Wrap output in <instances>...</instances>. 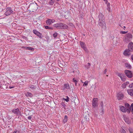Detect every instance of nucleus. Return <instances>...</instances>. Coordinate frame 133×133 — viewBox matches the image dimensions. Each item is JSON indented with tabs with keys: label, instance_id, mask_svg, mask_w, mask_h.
Masks as SVG:
<instances>
[{
	"label": "nucleus",
	"instance_id": "nucleus-1",
	"mask_svg": "<svg viewBox=\"0 0 133 133\" xmlns=\"http://www.w3.org/2000/svg\"><path fill=\"white\" fill-rule=\"evenodd\" d=\"M120 110L123 112H127L128 113H130V111H131L132 113L133 114V103L131 104L130 108L129 109L125 108L122 106H120L119 107Z\"/></svg>",
	"mask_w": 133,
	"mask_h": 133
},
{
	"label": "nucleus",
	"instance_id": "nucleus-2",
	"mask_svg": "<svg viewBox=\"0 0 133 133\" xmlns=\"http://www.w3.org/2000/svg\"><path fill=\"white\" fill-rule=\"evenodd\" d=\"M54 26L59 29H66L68 27L67 25L65 24L62 23H57L55 24Z\"/></svg>",
	"mask_w": 133,
	"mask_h": 133
},
{
	"label": "nucleus",
	"instance_id": "nucleus-3",
	"mask_svg": "<svg viewBox=\"0 0 133 133\" xmlns=\"http://www.w3.org/2000/svg\"><path fill=\"white\" fill-rule=\"evenodd\" d=\"M98 24L101 26L103 29L105 30L106 28V24L105 21H98Z\"/></svg>",
	"mask_w": 133,
	"mask_h": 133
},
{
	"label": "nucleus",
	"instance_id": "nucleus-4",
	"mask_svg": "<svg viewBox=\"0 0 133 133\" xmlns=\"http://www.w3.org/2000/svg\"><path fill=\"white\" fill-rule=\"evenodd\" d=\"M117 75L121 78V80L123 82L125 81L126 79V77L124 74L122 73H117Z\"/></svg>",
	"mask_w": 133,
	"mask_h": 133
},
{
	"label": "nucleus",
	"instance_id": "nucleus-5",
	"mask_svg": "<svg viewBox=\"0 0 133 133\" xmlns=\"http://www.w3.org/2000/svg\"><path fill=\"white\" fill-rule=\"evenodd\" d=\"M124 73L128 78H130L132 77V74L130 71L125 70L124 71Z\"/></svg>",
	"mask_w": 133,
	"mask_h": 133
},
{
	"label": "nucleus",
	"instance_id": "nucleus-6",
	"mask_svg": "<svg viewBox=\"0 0 133 133\" xmlns=\"http://www.w3.org/2000/svg\"><path fill=\"white\" fill-rule=\"evenodd\" d=\"M98 105V99L97 98H94L93 99L92 106L93 108H95Z\"/></svg>",
	"mask_w": 133,
	"mask_h": 133
},
{
	"label": "nucleus",
	"instance_id": "nucleus-7",
	"mask_svg": "<svg viewBox=\"0 0 133 133\" xmlns=\"http://www.w3.org/2000/svg\"><path fill=\"white\" fill-rule=\"evenodd\" d=\"M6 11L5 13V14L6 16L9 15L13 11L10 7L7 8L6 9Z\"/></svg>",
	"mask_w": 133,
	"mask_h": 133
},
{
	"label": "nucleus",
	"instance_id": "nucleus-8",
	"mask_svg": "<svg viewBox=\"0 0 133 133\" xmlns=\"http://www.w3.org/2000/svg\"><path fill=\"white\" fill-rule=\"evenodd\" d=\"M33 33L36 36H38L40 38H41L43 37L42 34L35 30H33Z\"/></svg>",
	"mask_w": 133,
	"mask_h": 133
},
{
	"label": "nucleus",
	"instance_id": "nucleus-9",
	"mask_svg": "<svg viewBox=\"0 0 133 133\" xmlns=\"http://www.w3.org/2000/svg\"><path fill=\"white\" fill-rule=\"evenodd\" d=\"M12 111L16 115H20L21 114V112L18 108L12 110Z\"/></svg>",
	"mask_w": 133,
	"mask_h": 133
},
{
	"label": "nucleus",
	"instance_id": "nucleus-10",
	"mask_svg": "<svg viewBox=\"0 0 133 133\" xmlns=\"http://www.w3.org/2000/svg\"><path fill=\"white\" fill-rule=\"evenodd\" d=\"M132 38V35L130 34H127L125 36V40L126 42L130 41V39Z\"/></svg>",
	"mask_w": 133,
	"mask_h": 133
},
{
	"label": "nucleus",
	"instance_id": "nucleus-11",
	"mask_svg": "<svg viewBox=\"0 0 133 133\" xmlns=\"http://www.w3.org/2000/svg\"><path fill=\"white\" fill-rule=\"evenodd\" d=\"M55 20L54 19H48L46 21V23L47 25H50L51 24L54 23Z\"/></svg>",
	"mask_w": 133,
	"mask_h": 133
},
{
	"label": "nucleus",
	"instance_id": "nucleus-12",
	"mask_svg": "<svg viewBox=\"0 0 133 133\" xmlns=\"http://www.w3.org/2000/svg\"><path fill=\"white\" fill-rule=\"evenodd\" d=\"M128 49L130 51H133V43L132 42L130 43L128 45Z\"/></svg>",
	"mask_w": 133,
	"mask_h": 133
},
{
	"label": "nucleus",
	"instance_id": "nucleus-13",
	"mask_svg": "<svg viewBox=\"0 0 133 133\" xmlns=\"http://www.w3.org/2000/svg\"><path fill=\"white\" fill-rule=\"evenodd\" d=\"M99 21H105L104 19V15L101 13H100L98 16Z\"/></svg>",
	"mask_w": 133,
	"mask_h": 133
},
{
	"label": "nucleus",
	"instance_id": "nucleus-14",
	"mask_svg": "<svg viewBox=\"0 0 133 133\" xmlns=\"http://www.w3.org/2000/svg\"><path fill=\"white\" fill-rule=\"evenodd\" d=\"M117 96L118 99H121L123 98V95L121 93L119 92L117 94Z\"/></svg>",
	"mask_w": 133,
	"mask_h": 133
},
{
	"label": "nucleus",
	"instance_id": "nucleus-15",
	"mask_svg": "<svg viewBox=\"0 0 133 133\" xmlns=\"http://www.w3.org/2000/svg\"><path fill=\"white\" fill-rule=\"evenodd\" d=\"M80 44L82 48L85 50H86L87 49L85 47V45L84 43L82 42H80Z\"/></svg>",
	"mask_w": 133,
	"mask_h": 133
},
{
	"label": "nucleus",
	"instance_id": "nucleus-16",
	"mask_svg": "<svg viewBox=\"0 0 133 133\" xmlns=\"http://www.w3.org/2000/svg\"><path fill=\"white\" fill-rule=\"evenodd\" d=\"M130 51L128 49L125 50L124 52V55L125 56L129 55H130Z\"/></svg>",
	"mask_w": 133,
	"mask_h": 133
},
{
	"label": "nucleus",
	"instance_id": "nucleus-17",
	"mask_svg": "<svg viewBox=\"0 0 133 133\" xmlns=\"http://www.w3.org/2000/svg\"><path fill=\"white\" fill-rule=\"evenodd\" d=\"M64 90L66 89H70V87L69 85L68 84H64Z\"/></svg>",
	"mask_w": 133,
	"mask_h": 133
},
{
	"label": "nucleus",
	"instance_id": "nucleus-18",
	"mask_svg": "<svg viewBox=\"0 0 133 133\" xmlns=\"http://www.w3.org/2000/svg\"><path fill=\"white\" fill-rule=\"evenodd\" d=\"M128 94L131 96H133V90H127Z\"/></svg>",
	"mask_w": 133,
	"mask_h": 133
},
{
	"label": "nucleus",
	"instance_id": "nucleus-19",
	"mask_svg": "<svg viewBox=\"0 0 133 133\" xmlns=\"http://www.w3.org/2000/svg\"><path fill=\"white\" fill-rule=\"evenodd\" d=\"M129 83L128 82H127L123 84H122V87L123 88H126V86L128 84H129Z\"/></svg>",
	"mask_w": 133,
	"mask_h": 133
},
{
	"label": "nucleus",
	"instance_id": "nucleus-20",
	"mask_svg": "<svg viewBox=\"0 0 133 133\" xmlns=\"http://www.w3.org/2000/svg\"><path fill=\"white\" fill-rule=\"evenodd\" d=\"M124 120L125 122L128 124H129L130 123V121L128 118L126 117H124Z\"/></svg>",
	"mask_w": 133,
	"mask_h": 133
},
{
	"label": "nucleus",
	"instance_id": "nucleus-21",
	"mask_svg": "<svg viewBox=\"0 0 133 133\" xmlns=\"http://www.w3.org/2000/svg\"><path fill=\"white\" fill-rule=\"evenodd\" d=\"M90 66V64L89 63H87L85 66V69H88L89 68Z\"/></svg>",
	"mask_w": 133,
	"mask_h": 133
},
{
	"label": "nucleus",
	"instance_id": "nucleus-22",
	"mask_svg": "<svg viewBox=\"0 0 133 133\" xmlns=\"http://www.w3.org/2000/svg\"><path fill=\"white\" fill-rule=\"evenodd\" d=\"M125 67L128 69H130L131 68V65H130V64L128 63H125Z\"/></svg>",
	"mask_w": 133,
	"mask_h": 133
},
{
	"label": "nucleus",
	"instance_id": "nucleus-23",
	"mask_svg": "<svg viewBox=\"0 0 133 133\" xmlns=\"http://www.w3.org/2000/svg\"><path fill=\"white\" fill-rule=\"evenodd\" d=\"M104 111L103 108H101V109L99 110L100 114L102 115L104 114Z\"/></svg>",
	"mask_w": 133,
	"mask_h": 133
},
{
	"label": "nucleus",
	"instance_id": "nucleus-24",
	"mask_svg": "<svg viewBox=\"0 0 133 133\" xmlns=\"http://www.w3.org/2000/svg\"><path fill=\"white\" fill-rule=\"evenodd\" d=\"M25 95L27 97H31L33 96V95L29 92H27L25 94Z\"/></svg>",
	"mask_w": 133,
	"mask_h": 133
},
{
	"label": "nucleus",
	"instance_id": "nucleus-25",
	"mask_svg": "<svg viewBox=\"0 0 133 133\" xmlns=\"http://www.w3.org/2000/svg\"><path fill=\"white\" fill-rule=\"evenodd\" d=\"M68 117L66 115H65L64 119L63 120V122L64 123H65L67 121Z\"/></svg>",
	"mask_w": 133,
	"mask_h": 133
},
{
	"label": "nucleus",
	"instance_id": "nucleus-26",
	"mask_svg": "<svg viewBox=\"0 0 133 133\" xmlns=\"http://www.w3.org/2000/svg\"><path fill=\"white\" fill-rule=\"evenodd\" d=\"M26 50H29L31 51H33L34 50V49L33 48L31 47H26L25 48Z\"/></svg>",
	"mask_w": 133,
	"mask_h": 133
},
{
	"label": "nucleus",
	"instance_id": "nucleus-27",
	"mask_svg": "<svg viewBox=\"0 0 133 133\" xmlns=\"http://www.w3.org/2000/svg\"><path fill=\"white\" fill-rule=\"evenodd\" d=\"M29 87L32 90H34L36 89V86H34V85H31Z\"/></svg>",
	"mask_w": 133,
	"mask_h": 133
},
{
	"label": "nucleus",
	"instance_id": "nucleus-28",
	"mask_svg": "<svg viewBox=\"0 0 133 133\" xmlns=\"http://www.w3.org/2000/svg\"><path fill=\"white\" fill-rule=\"evenodd\" d=\"M66 98H63V99L66 102H68L69 101V98L68 96H66Z\"/></svg>",
	"mask_w": 133,
	"mask_h": 133
},
{
	"label": "nucleus",
	"instance_id": "nucleus-29",
	"mask_svg": "<svg viewBox=\"0 0 133 133\" xmlns=\"http://www.w3.org/2000/svg\"><path fill=\"white\" fill-rule=\"evenodd\" d=\"M88 83V81H86L83 84V86H87Z\"/></svg>",
	"mask_w": 133,
	"mask_h": 133
},
{
	"label": "nucleus",
	"instance_id": "nucleus-30",
	"mask_svg": "<svg viewBox=\"0 0 133 133\" xmlns=\"http://www.w3.org/2000/svg\"><path fill=\"white\" fill-rule=\"evenodd\" d=\"M58 35V34L56 32L53 34V36L54 38H55Z\"/></svg>",
	"mask_w": 133,
	"mask_h": 133
},
{
	"label": "nucleus",
	"instance_id": "nucleus-31",
	"mask_svg": "<svg viewBox=\"0 0 133 133\" xmlns=\"http://www.w3.org/2000/svg\"><path fill=\"white\" fill-rule=\"evenodd\" d=\"M125 107H127L126 108H127V109H128L127 108H129L130 107V105L128 103H125Z\"/></svg>",
	"mask_w": 133,
	"mask_h": 133
},
{
	"label": "nucleus",
	"instance_id": "nucleus-32",
	"mask_svg": "<svg viewBox=\"0 0 133 133\" xmlns=\"http://www.w3.org/2000/svg\"><path fill=\"white\" fill-rule=\"evenodd\" d=\"M100 105L101 106V108H103V102H101L100 103Z\"/></svg>",
	"mask_w": 133,
	"mask_h": 133
},
{
	"label": "nucleus",
	"instance_id": "nucleus-33",
	"mask_svg": "<svg viewBox=\"0 0 133 133\" xmlns=\"http://www.w3.org/2000/svg\"><path fill=\"white\" fill-rule=\"evenodd\" d=\"M129 87L131 88H133V83L130 84L129 85Z\"/></svg>",
	"mask_w": 133,
	"mask_h": 133
},
{
	"label": "nucleus",
	"instance_id": "nucleus-34",
	"mask_svg": "<svg viewBox=\"0 0 133 133\" xmlns=\"http://www.w3.org/2000/svg\"><path fill=\"white\" fill-rule=\"evenodd\" d=\"M54 4V2L52 0H51L49 2V4L50 5H53Z\"/></svg>",
	"mask_w": 133,
	"mask_h": 133
},
{
	"label": "nucleus",
	"instance_id": "nucleus-35",
	"mask_svg": "<svg viewBox=\"0 0 133 133\" xmlns=\"http://www.w3.org/2000/svg\"><path fill=\"white\" fill-rule=\"evenodd\" d=\"M73 81L74 82H75L76 85L77 83V81L76 79H75V78H73Z\"/></svg>",
	"mask_w": 133,
	"mask_h": 133
},
{
	"label": "nucleus",
	"instance_id": "nucleus-36",
	"mask_svg": "<svg viewBox=\"0 0 133 133\" xmlns=\"http://www.w3.org/2000/svg\"><path fill=\"white\" fill-rule=\"evenodd\" d=\"M107 10L109 12H110L111 11L110 8V7H107Z\"/></svg>",
	"mask_w": 133,
	"mask_h": 133
},
{
	"label": "nucleus",
	"instance_id": "nucleus-37",
	"mask_svg": "<svg viewBox=\"0 0 133 133\" xmlns=\"http://www.w3.org/2000/svg\"><path fill=\"white\" fill-rule=\"evenodd\" d=\"M129 131L130 133H133V129H129Z\"/></svg>",
	"mask_w": 133,
	"mask_h": 133
},
{
	"label": "nucleus",
	"instance_id": "nucleus-38",
	"mask_svg": "<svg viewBox=\"0 0 133 133\" xmlns=\"http://www.w3.org/2000/svg\"><path fill=\"white\" fill-rule=\"evenodd\" d=\"M32 118V116H29L28 117V119L29 120H31Z\"/></svg>",
	"mask_w": 133,
	"mask_h": 133
},
{
	"label": "nucleus",
	"instance_id": "nucleus-39",
	"mask_svg": "<svg viewBox=\"0 0 133 133\" xmlns=\"http://www.w3.org/2000/svg\"><path fill=\"white\" fill-rule=\"evenodd\" d=\"M121 132L122 133H125V131L123 129H122L121 130Z\"/></svg>",
	"mask_w": 133,
	"mask_h": 133
},
{
	"label": "nucleus",
	"instance_id": "nucleus-40",
	"mask_svg": "<svg viewBox=\"0 0 133 133\" xmlns=\"http://www.w3.org/2000/svg\"><path fill=\"white\" fill-rule=\"evenodd\" d=\"M107 4V7H110V3H107V4Z\"/></svg>",
	"mask_w": 133,
	"mask_h": 133
},
{
	"label": "nucleus",
	"instance_id": "nucleus-41",
	"mask_svg": "<svg viewBox=\"0 0 133 133\" xmlns=\"http://www.w3.org/2000/svg\"><path fill=\"white\" fill-rule=\"evenodd\" d=\"M127 32V31L125 32V31H122L121 32V33H122L123 34H125Z\"/></svg>",
	"mask_w": 133,
	"mask_h": 133
},
{
	"label": "nucleus",
	"instance_id": "nucleus-42",
	"mask_svg": "<svg viewBox=\"0 0 133 133\" xmlns=\"http://www.w3.org/2000/svg\"><path fill=\"white\" fill-rule=\"evenodd\" d=\"M12 133H19V132L17 130H15Z\"/></svg>",
	"mask_w": 133,
	"mask_h": 133
},
{
	"label": "nucleus",
	"instance_id": "nucleus-43",
	"mask_svg": "<svg viewBox=\"0 0 133 133\" xmlns=\"http://www.w3.org/2000/svg\"><path fill=\"white\" fill-rule=\"evenodd\" d=\"M107 72V69H105V70L103 72V73L104 74H105Z\"/></svg>",
	"mask_w": 133,
	"mask_h": 133
},
{
	"label": "nucleus",
	"instance_id": "nucleus-44",
	"mask_svg": "<svg viewBox=\"0 0 133 133\" xmlns=\"http://www.w3.org/2000/svg\"><path fill=\"white\" fill-rule=\"evenodd\" d=\"M104 2L106 4H107L108 2L107 0H103Z\"/></svg>",
	"mask_w": 133,
	"mask_h": 133
},
{
	"label": "nucleus",
	"instance_id": "nucleus-45",
	"mask_svg": "<svg viewBox=\"0 0 133 133\" xmlns=\"http://www.w3.org/2000/svg\"><path fill=\"white\" fill-rule=\"evenodd\" d=\"M49 27V26H46L45 27V28L46 29H48Z\"/></svg>",
	"mask_w": 133,
	"mask_h": 133
},
{
	"label": "nucleus",
	"instance_id": "nucleus-46",
	"mask_svg": "<svg viewBox=\"0 0 133 133\" xmlns=\"http://www.w3.org/2000/svg\"><path fill=\"white\" fill-rule=\"evenodd\" d=\"M131 58L133 60V55H132L131 56Z\"/></svg>",
	"mask_w": 133,
	"mask_h": 133
},
{
	"label": "nucleus",
	"instance_id": "nucleus-47",
	"mask_svg": "<svg viewBox=\"0 0 133 133\" xmlns=\"http://www.w3.org/2000/svg\"><path fill=\"white\" fill-rule=\"evenodd\" d=\"M14 87H9V88H10V89H11L12 88H13Z\"/></svg>",
	"mask_w": 133,
	"mask_h": 133
},
{
	"label": "nucleus",
	"instance_id": "nucleus-48",
	"mask_svg": "<svg viewBox=\"0 0 133 133\" xmlns=\"http://www.w3.org/2000/svg\"><path fill=\"white\" fill-rule=\"evenodd\" d=\"M123 28H124H124H126V27L125 26H123Z\"/></svg>",
	"mask_w": 133,
	"mask_h": 133
},
{
	"label": "nucleus",
	"instance_id": "nucleus-49",
	"mask_svg": "<svg viewBox=\"0 0 133 133\" xmlns=\"http://www.w3.org/2000/svg\"><path fill=\"white\" fill-rule=\"evenodd\" d=\"M57 0V1H59L60 0Z\"/></svg>",
	"mask_w": 133,
	"mask_h": 133
}]
</instances>
